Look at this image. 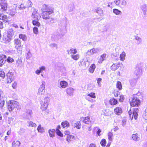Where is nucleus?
I'll use <instances>...</instances> for the list:
<instances>
[{
    "mask_svg": "<svg viewBox=\"0 0 147 147\" xmlns=\"http://www.w3.org/2000/svg\"><path fill=\"white\" fill-rule=\"evenodd\" d=\"M143 96L140 93H138L134 94L129 100V103L130 106L132 107H138L141 104L140 99Z\"/></svg>",
    "mask_w": 147,
    "mask_h": 147,
    "instance_id": "obj_1",
    "label": "nucleus"
},
{
    "mask_svg": "<svg viewBox=\"0 0 147 147\" xmlns=\"http://www.w3.org/2000/svg\"><path fill=\"white\" fill-rule=\"evenodd\" d=\"M42 16L45 20L50 19L49 16L54 13L53 10L48 5L44 4L42 5Z\"/></svg>",
    "mask_w": 147,
    "mask_h": 147,
    "instance_id": "obj_2",
    "label": "nucleus"
},
{
    "mask_svg": "<svg viewBox=\"0 0 147 147\" xmlns=\"http://www.w3.org/2000/svg\"><path fill=\"white\" fill-rule=\"evenodd\" d=\"M14 44L15 48L18 52H21L22 50L23 45L21 44V41L18 38L14 39Z\"/></svg>",
    "mask_w": 147,
    "mask_h": 147,
    "instance_id": "obj_3",
    "label": "nucleus"
},
{
    "mask_svg": "<svg viewBox=\"0 0 147 147\" xmlns=\"http://www.w3.org/2000/svg\"><path fill=\"white\" fill-rule=\"evenodd\" d=\"M19 106V103L14 100H10L8 104L7 107L9 111H12L14 108H17Z\"/></svg>",
    "mask_w": 147,
    "mask_h": 147,
    "instance_id": "obj_4",
    "label": "nucleus"
},
{
    "mask_svg": "<svg viewBox=\"0 0 147 147\" xmlns=\"http://www.w3.org/2000/svg\"><path fill=\"white\" fill-rule=\"evenodd\" d=\"M138 108H134L132 113L131 111V109L129 110L128 111V113L130 118L131 119H133L134 118L135 119H136L138 118Z\"/></svg>",
    "mask_w": 147,
    "mask_h": 147,
    "instance_id": "obj_5",
    "label": "nucleus"
},
{
    "mask_svg": "<svg viewBox=\"0 0 147 147\" xmlns=\"http://www.w3.org/2000/svg\"><path fill=\"white\" fill-rule=\"evenodd\" d=\"M49 101V98H46L44 99V101L41 103V109L42 111L46 110L48 106V102Z\"/></svg>",
    "mask_w": 147,
    "mask_h": 147,
    "instance_id": "obj_6",
    "label": "nucleus"
},
{
    "mask_svg": "<svg viewBox=\"0 0 147 147\" xmlns=\"http://www.w3.org/2000/svg\"><path fill=\"white\" fill-rule=\"evenodd\" d=\"M80 119L84 123L86 124L89 125L91 123V121L90 120V117L89 116L82 117Z\"/></svg>",
    "mask_w": 147,
    "mask_h": 147,
    "instance_id": "obj_7",
    "label": "nucleus"
},
{
    "mask_svg": "<svg viewBox=\"0 0 147 147\" xmlns=\"http://www.w3.org/2000/svg\"><path fill=\"white\" fill-rule=\"evenodd\" d=\"M2 1L0 3L1 6L0 9H1L3 11H5L7 9V4L5 0H1Z\"/></svg>",
    "mask_w": 147,
    "mask_h": 147,
    "instance_id": "obj_8",
    "label": "nucleus"
},
{
    "mask_svg": "<svg viewBox=\"0 0 147 147\" xmlns=\"http://www.w3.org/2000/svg\"><path fill=\"white\" fill-rule=\"evenodd\" d=\"M7 56L3 54L0 55V67H2L6 61Z\"/></svg>",
    "mask_w": 147,
    "mask_h": 147,
    "instance_id": "obj_9",
    "label": "nucleus"
},
{
    "mask_svg": "<svg viewBox=\"0 0 147 147\" xmlns=\"http://www.w3.org/2000/svg\"><path fill=\"white\" fill-rule=\"evenodd\" d=\"M114 112L116 115H119L123 113L122 109L121 107H116L114 108Z\"/></svg>",
    "mask_w": 147,
    "mask_h": 147,
    "instance_id": "obj_10",
    "label": "nucleus"
},
{
    "mask_svg": "<svg viewBox=\"0 0 147 147\" xmlns=\"http://www.w3.org/2000/svg\"><path fill=\"white\" fill-rule=\"evenodd\" d=\"M45 83L44 82L42 83L40 87L38 90V94H39L41 95L43 94L45 92Z\"/></svg>",
    "mask_w": 147,
    "mask_h": 147,
    "instance_id": "obj_11",
    "label": "nucleus"
},
{
    "mask_svg": "<svg viewBox=\"0 0 147 147\" xmlns=\"http://www.w3.org/2000/svg\"><path fill=\"white\" fill-rule=\"evenodd\" d=\"M31 15L32 17L34 20H37L38 16L40 17V15L38 12V10L34 9Z\"/></svg>",
    "mask_w": 147,
    "mask_h": 147,
    "instance_id": "obj_12",
    "label": "nucleus"
},
{
    "mask_svg": "<svg viewBox=\"0 0 147 147\" xmlns=\"http://www.w3.org/2000/svg\"><path fill=\"white\" fill-rule=\"evenodd\" d=\"M121 64L122 63L120 62L118 63H113L111 67V69L112 71H115L121 67Z\"/></svg>",
    "mask_w": 147,
    "mask_h": 147,
    "instance_id": "obj_13",
    "label": "nucleus"
},
{
    "mask_svg": "<svg viewBox=\"0 0 147 147\" xmlns=\"http://www.w3.org/2000/svg\"><path fill=\"white\" fill-rule=\"evenodd\" d=\"M97 49L95 48H92L88 50L86 53V55L88 56L97 53Z\"/></svg>",
    "mask_w": 147,
    "mask_h": 147,
    "instance_id": "obj_14",
    "label": "nucleus"
},
{
    "mask_svg": "<svg viewBox=\"0 0 147 147\" xmlns=\"http://www.w3.org/2000/svg\"><path fill=\"white\" fill-rule=\"evenodd\" d=\"M9 18L7 15L3 14L2 13H0V20H2L3 22H8Z\"/></svg>",
    "mask_w": 147,
    "mask_h": 147,
    "instance_id": "obj_15",
    "label": "nucleus"
},
{
    "mask_svg": "<svg viewBox=\"0 0 147 147\" xmlns=\"http://www.w3.org/2000/svg\"><path fill=\"white\" fill-rule=\"evenodd\" d=\"M74 92V89L72 88H68L66 90V92L67 94L71 96L73 94Z\"/></svg>",
    "mask_w": 147,
    "mask_h": 147,
    "instance_id": "obj_16",
    "label": "nucleus"
},
{
    "mask_svg": "<svg viewBox=\"0 0 147 147\" xmlns=\"http://www.w3.org/2000/svg\"><path fill=\"white\" fill-rule=\"evenodd\" d=\"M117 100L114 98H112L110 99L109 103L111 105L114 106L118 103Z\"/></svg>",
    "mask_w": 147,
    "mask_h": 147,
    "instance_id": "obj_17",
    "label": "nucleus"
},
{
    "mask_svg": "<svg viewBox=\"0 0 147 147\" xmlns=\"http://www.w3.org/2000/svg\"><path fill=\"white\" fill-rule=\"evenodd\" d=\"M96 68V65L94 64H92L90 66V67L88 71H89L91 73H93L94 72L95 69Z\"/></svg>",
    "mask_w": 147,
    "mask_h": 147,
    "instance_id": "obj_18",
    "label": "nucleus"
},
{
    "mask_svg": "<svg viewBox=\"0 0 147 147\" xmlns=\"http://www.w3.org/2000/svg\"><path fill=\"white\" fill-rule=\"evenodd\" d=\"M60 85L61 88H65L68 86V84L64 80L61 81L60 82Z\"/></svg>",
    "mask_w": 147,
    "mask_h": 147,
    "instance_id": "obj_19",
    "label": "nucleus"
},
{
    "mask_svg": "<svg viewBox=\"0 0 147 147\" xmlns=\"http://www.w3.org/2000/svg\"><path fill=\"white\" fill-rule=\"evenodd\" d=\"M75 140V138L74 136L72 135H70L67 136L66 138V140L68 142L73 141Z\"/></svg>",
    "mask_w": 147,
    "mask_h": 147,
    "instance_id": "obj_20",
    "label": "nucleus"
},
{
    "mask_svg": "<svg viewBox=\"0 0 147 147\" xmlns=\"http://www.w3.org/2000/svg\"><path fill=\"white\" fill-rule=\"evenodd\" d=\"M38 20H34L32 21V23L34 26L39 27L40 26V23L38 22Z\"/></svg>",
    "mask_w": 147,
    "mask_h": 147,
    "instance_id": "obj_21",
    "label": "nucleus"
},
{
    "mask_svg": "<svg viewBox=\"0 0 147 147\" xmlns=\"http://www.w3.org/2000/svg\"><path fill=\"white\" fill-rule=\"evenodd\" d=\"M16 12V9H15L11 8L9 9L8 11V13L11 16H13L14 15Z\"/></svg>",
    "mask_w": 147,
    "mask_h": 147,
    "instance_id": "obj_22",
    "label": "nucleus"
},
{
    "mask_svg": "<svg viewBox=\"0 0 147 147\" xmlns=\"http://www.w3.org/2000/svg\"><path fill=\"white\" fill-rule=\"evenodd\" d=\"M74 127L77 129H79L81 128V122L80 121H78L75 123L74 124Z\"/></svg>",
    "mask_w": 147,
    "mask_h": 147,
    "instance_id": "obj_23",
    "label": "nucleus"
},
{
    "mask_svg": "<svg viewBox=\"0 0 147 147\" xmlns=\"http://www.w3.org/2000/svg\"><path fill=\"white\" fill-rule=\"evenodd\" d=\"M45 68L44 66H42L39 68V69H37L35 71L37 75H39L40 73L44 71Z\"/></svg>",
    "mask_w": 147,
    "mask_h": 147,
    "instance_id": "obj_24",
    "label": "nucleus"
},
{
    "mask_svg": "<svg viewBox=\"0 0 147 147\" xmlns=\"http://www.w3.org/2000/svg\"><path fill=\"white\" fill-rule=\"evenodd\" d=\"M55 129H49V133L50 137H53L55 136Z\"/></svg>",
    "mask_w": 147,
    "mask_h": 147,
    "instance_id": "obj_25",
    "label": "nucleus"
},
{
    "mask_svg": "<svg viewBox=\"0 0 147 147\" xmlns=\"http://www.w3.org/2000/svg\"><path fill=\"white\" fill-rule=\"evenodd\" d=\"M67 52L68 54H72L73 55L76 54L77 52L76 49H74L73 48L70 49L69 51L67 50Z\"/></svg>",
    "mask_w": 147,
    "mask_h": 147,
    "instance_id": "obj_26",
    "label": "nucleus"
},
{
    "mask_svg": "<svg viewBox=\"0 0 147 147\" xmlns=\"http://www.w3.org/2000/svg\"><path fill=\"white\" fill-rule=\"evenodd\" d=\"M61 125L63 128L66 127H69V123L67 121L62 122L61 123Z\"/></svg>",
    "mask_w": 147,
    "mask_h": 147,
    "instance_id": "obj_27",
    "label": "nucleus"
},
{
    "mask_svg": "<svg viewBox=\"0 0 147 147\" xmlns=\"http://www.w3.org/2000/svg\"><path fill=\"white\" fill-rule=\"evenodd\" d=\"M125 56L126 54L125 52H123L120 55V60L123 61L125 59Z\"/></svg>",
    "mask_w": 147,
    "mask_h": 147,
    "instance_id": "obj_28",
    "label": "nucleus"
},
{
    "mask_svg": "<svg viewBox=\"0 0 147 147\" xmlns=\"http://www.w3.org/2000/svg\"><path fill=\"white\" fill-rule=\"evenodd\" d=\"M116 88L119 90H121L122 89V86L120 82H117L116 84Z\"/></svg>",
    "mask_w": 147,
    "mask_h": 147,
    "instance_id": "obj_29",
    "label": "nucleus"
},
{
    "mask_svg": "<svg viewBox=\"0 0 147 147\" xmlns=\"http://www.w3.org/2000/svg\"><path fill=\"white\" fill-rule=\"evenodd\" d=\"M132 138L135 141L138 140L139 138V135L137 133L133 134L132 135Z\"/></svg>",
    "mask_w": 147,
    "mask_h": 147,
    "instance_id": "obj_30",
    "label": "nucleus"
},
{
    "mask_svg": "<svg viewBox=\"0 0 147 147\" xmlns=\"http://www.w3.org/2000/svg\"><path fill=\"white\" fill-rule=\"evenodd\" d=\"M19 37L20 39H22L24 41L26 40L27 39L26 36L25 34H20L19 35Z\"/></svg>",
    "mask_w": 147,
    "mask_h": 147,
    "instance_id": "obj_31",
    "label": "nucleus"
},
{
    "mask_svg": "<svg viewBox=\"0 0 147 147\" xmlns=\"http://www.w3.org/2000/svg\"><path fill=\"white\" fill-rule=\"evenodd\" d=\"M37 130L39 132L43 133L44 131V128L42 127L41 125H38Z\"/></svg>",
    "mask_w": 147,
    "mask_h": 147,
    "instance_id": "obj_32",
    "label": "nucleus"
},
{
    "mask_svg": "<svg viewBox=\"0 0 147 147\" xmlns=\"http://www.w3.org/2000/svg\"><path fill=\"white\" fill-rule=\"evenodd\" d=\"M113 135L112 132L110 131L108 133V138L110 141L113 140Z\"/></svg>",
    "mask_w": 147,
    "mask_h": 147,
    "instance_id": "obj_33",
    "label": "nucleus"
},
{
    "mask_svg": "<svg viewBox=\"0 0 147 147\" xmlns=\"http://www.w3.org/2000/svg\"><path fill=\"white\" fill-rule=\"evenodd\" d=\"M71 58L75 60H78L80 57L79 55L78 54L73 55L71 56Z\"/></svg>",
    "mask_w": 147,
    "mask_h": 147,
    "instance_id": "obj_34",
    "label": "nucleus"
},
{
    "mask_svg": "<svg viewBox=\"0 0 147 147\" xmlns=\"http://www.w3.org/2000/svg\"><path fill=\"white\" fill-rule=\"evenodd\" d=\"M7 77L14 79L13 74L12 72H8L7 74Z\"/></svg>",
    "mask_w": 147,
    "mask_h": 147,
    "instance_id": "obj_35",
    "label": "nucleus"
},
{
    "mask_svg": "<svg viewBox=\"0 0 147 147\" xmlns=\"http://www.w3.org/2000/svg\"><path fill=\"white\" fill-rule=\"evenodd\" d=\"M106 141L105 139H102L100 142V144L101 146L102 147L105 146L106 144Z\"/></svg>",
    "mask_w": 147,
    "mask_h": 147,
    "instance_id": "obj_36",
    "label": "nucleus"
},
{
    "mask_svg": "<svg viewBox=\"0 0 147 147\" xmlns=\"http://www.w3.org/2000/svg\"><path fill=\"white\" fill-rule=\"evenodd\" d=\"M28 126L32 127H35L36 125V123H33L32 121H30L28 122Z\"/></svg>",
    "mask_w": 147,
    "mask_h": 147,
    "instance_id": "obj_37",
    "label": "nucleus"
},
{
    "mask_svg": "<svg viewBox=\"0 0 147 147\" xmlns=\"http://www.w3.org/2000/svg\"><path fill=\"white\" fill-rule=\"evenodd\" d=\"M113 93L115 97H117L120 94L119 91L116 90H114L113 92Z\"/></svg>",
    "mask_w": 147,
    "mask_h": 147,
    "instance_id": "obj_38",
    "label": "nucleus"
},
{
    "mask_svg": "<svg viewBox=\"0 0 147 147\" xmlns=\"http://www.w3.org/2000/svg\"><path fill=\"white\" fill-rule=\"evenodd\" d=\"M87 95L92 98H94L96 97L95 93L93 92H91L88 94Z\"/></svg>",
    "mask_w": 147,
    "mask_h": 147,
    "instance_id": "obj_39",
    "label": "nucleus"
},
{
    "mask_svg": "<svg viewBox=\"0 0 147 147\" xmlns=\"http://www.w3.org/2000/svg\"><path fill=\"white\" fill-rule=\"evenodd\" d=\"M56 131L57 134L59 136L62 137L63 136V134L61 132L60 130L59 129H56Z\"/></svg>",
    "mask_w": 147,
    "mask_h": 147,
    "instance_id": "obj_40",
    "label": "nucleus"
},
{
    "mask_svg": "<svg viewBox=\"0 0 147 147\" xmlns=\"http://www.w3.org/2000/svg\"><path fill=\"white\" fill-rule=\"evenodd\" d=\"M143 117L144 119L147 121V108L145 109Z\"/></svg>",
    "mask_w": 147,
    "mask_h": 147,
    "instance_id": "obj_41",
    "label": "nucleus"
},
{
    "mask_svg": "<svg viewBox=\"0 0 147 147\" xmlns=\"http://www.w3.org/2000/svg\"><path fill=\"white\" fill-rule=\"evenodd\" d=\"M113 13L116 15H119L121 13V11H120L116 9H113Z\"/></svg>",
    "mask_w": 147,
    "mask_h": 147,
    "instance_id": "obj_42",
    "label": "nucleus"
},
{
    "mask_svg": "<svg viewBox=\"0 0 147 147\" xmlns=\"http://www.w3.org/2000/svg\"><path fill=\"white\" fill-rule=\"evenodd\" d=\"M136 82L137 81L136 79H134L132 80H131L130 82V84L131 85V86H134L136 84Z\"/></svg>",
    "mask_w": 147,
    "mask_h": 147,
    "instance_id": "obj_43",
    "label": "nucleus"
},
{
    "mask_svg": "<svg viewBox=\"0 0 147 147\" xmlns=\"http://www.w3.org/2000/svg\"><path fill=\"white\" fill-rule=\"evenodd\" d=\"M5 104V101L3 100H0V108H3Z\"/></svg>",
    "mask_w": 147,
    "mask_h": 147,
    "instance_id": "obj_44",
    "label": "nucleus"
},
{
    "mask_svg": "<svg viewBox=\"0 0 147 147\" xmlns=\"http://www.w3.org/2000/svg\"><path fill=\"white\" fill-rule=\"evenodd\" d=\"M12 87L13 88L16 89L18 87V84L17 82L15 81L12 84Z\"/></svg>",
    "mask_w": 147,
    "mask_h": 147,
    "instance_id": "obj_45",
    "label": "nucleus"
},
{
    "mask_svg": "<svg viewBox=\"0 0 147 147\" xmlns=\"http://www.w3.org/2000/svg\"><path fill=\"white\" fill-rule=\"evenodd\" d=\"M6 60L8 63H12L14 61V60L12 58L9 57H8L7 59L6 58Z\"/></svg>",
    "mask_w": 147,
    "mask_h": 147,
    "instance_id": "obj_46",
    "label": "nucleus"
},
{
    "mask_svg": "<svg viewBox=\"0 0 147 147\" xmlns=\"http://www.w3.org/2000/svg\"><path fill=\"white\" fill-rule=\"evenodd\" d=\"M0 77L3 78H4L5 77V74L4 71L0 70Z\"/></svg>",
    "mask_w": 147,
    "mask_h": 147,
    "instance_id": "obj_47",
    "label": "nucleus"
},
{
    "mask_svg": "<svg viewBox=\"0 0 147 147\" xmlns=\"http://www.w3.org/2000/svg\"><path fill=\"white\" fill-rule=\"evenodd\" d=\"M33 32L35 34H37L38 32V28L36 27H34L33 28Z\"/></svg>",
    "mask_w": 147,
    "mask_h": 147,
    "instance_id": "obj_48",
    "label": "nucleus"
},
{
    "mask_svg": "<svg viewBox=\"0 0 147 147\" xmlns=\"http://www.w3.org/2000/svg\"><path fill=\"white\" fill-rule=\"evenodd\" d=\"M32 3L30 1H28L26 3V5L27 7H31Z\"/></svg>",
    "mask_w": 147,
    "mask_h": 147,
    "instance_id": "obj_49",
    "label": "nucleus"
},
{
    "mask_svg": "<svg viewBox=\"0 0 147 147\" xmlns=\"http://www.w3.org/2000/svg\"><path fill=\"white\" fill-rule=\"evenodd\" d=\"M124 97L123 95H121L119 96V101L120 102H123L124 100Z\"/></svg>",
    "mask_w": 147,
    "mask_h": 147,
    "instance_id": "obj_50",
    "label": "nucleus"
},
{
    "mask_svg": "<svg viewBox=\"0 0 147 147\" xmlns=\"http://www.w3.org/2000/svg\"><path fill=\"white\" fill-rule=\"evenodd\" d=\"M13 80L7 77V82L8 84L11 83Z\"/></svg>",
    "mask_w": 147,
    "mask_h": 147,
    "instance_id": "obj_51",
    "label": "nucleus"
},
{
    "mask_svg": "<svg viewBox=\"0 0 147 147\" xmlns=\"http://www.w3.org/2000/svg\"><path fill=\"white\" fill-rule=\"evenodd\" d=\"M107 57V55L105 53H103L100 56V57L102 58L104 60H106V58Z\"/></svg>",
    "mask_w": 147,
    "mask_h": 147,
    "instance_id": "obj_52",
    "label": "nucleus"
},
{
    "mask_svg": "<svg viewBox=\"0 0 147 147\" xmlns=\"http://www.w3.org/2000/svg\"><path fill=\"white\" fill-rule=\"evenodd\" d=\"M3 28L4 26L3 22L1 21H0V29H2Z\"/></svg>",
    "mask_w": 147,
    "mask_h": 147,
    "instance_id": "obj_53",
    "label": "nucleus"
},
{
    "mask_svg": "<svg viewBox=\"0 0 147 147\" xmlns=\"http://www.w3.org/2000/svg\"><path fill=\"white\" fill-rule=\"evenodd\" d=\"M120 0H115L114 2L117 5H119L120 4Z\"/></svg>",
    "mask_w": 147,
    "mask_h": 147,
    "instance_id": "obj_54",
    "label": "nucleus"
},
{
    "mask_svg": "<svg viewBox=\"0 0 147 147\" xmlns=\"http://www.w3.org/2000/svg\"><path fill=\"white\" fill-rule=\"evenodd\" d=\"M104 61V59H103L102 58L100 57V58L98 60V63H101Z\"/></svg>",
    "mask_w": 147,
    "mask_h": 147,
    "instance_id": "obj_55",
    "label": "nucleus"
},
{
    "mask_svg": "<svg viewBox=\"0 0 147 147\" xmlns=\"http://www.w3.org/2000/svg\"><path fill=\"white\" fill-rule=\"evenodd\" d=\"M64 134L66 135H69L70 134V132L69 131L67 130L65 131Z\"/></svg>",
    "mask_w": 147,
    "mask_h": 147,
    "instance_id": "obj_56",
    "label": "nucleus"
},
{
    "mask_svg": "<svg viewBox=\"0 0 147 147\" xmlns=\"http://www.w3.org/2000/svg\"><path fill=\"white\" fill-rule=\"evenodd\" d=\"M102 79L100 78H98L97 79V83L98 84H100V82L101 81Z\"/></svg>",
    "mask_w": 147,
    "mask_h": 147,
    "instance_id": "obj_57",
    "label": "nucleus"
},
{
    "mask_svg": "<svg viewBox=\"0 0 147 147\" xmlns=\"http://www.w3.org/2000/svg\"><path fill=\"white\" fill-rule=\"evenodd\" d=\"M101 132V131L100 129H98V131L96 132V134H98V135L99 136H100V133Z\"/></svg>",
    "mask_w": 147,
    "mask_h": 147,
    "instance_id": "obj_58",
    "label": "nucleus"
},
{
    "mask_svg": "<svg viewBox=\"0 0 147 147\" xmlns=\"http://www.w3.org/2000/svg\"><path fill=\"white\" fill-rule=\"evenodd\" d=\"M127 4L126 1L124 0L122 1L121 3V5H125Z\"/></svg>",
    "mask_w": 147,
    "mask_h": 147,
    "instance_id": "obj_59",
    "label": "nucleus"
},
{
    "mask_svg": "<svg viewBox=\"0 0 147 147\" xmlns=\"http://www.w3.org/2000/svg\"><path fill=\"white\" fill-rule=\"evenodd\" d=\"M136 40H138L139 42H138V44H139L140 43L141 41V39L139 37H137L136 38Z\"/></svg>",
    "mask_w": 147,
    "mask_h": 147,
    "instance_id": "obj_60",
    "label": "nucleus"
},
{
    "mask_svg": "<svg viewBox=\"0 0 147 147\" xmlns=\"http://www.w3.org/2000/svg\"><path fill=\"white\" fill-rule=\"evenodd\" d=\"M89 147H96L95 144H91L90 145Z\"/></svg>",
    "mask_w": 147,
    "mask_h": 147,
    "instance_id": "obj_61",
    "label": "nucleus"
},
{
    "mask_svg": "<svg viewBox=\"0 0 147 147\" xmlns=\"http://www.w3.org/2000/svg\"><path fill=\"white\" fill-rule=\"evenodd\" d=\"M119 128L117 127H116L113 129V130L114 131H115L118 130Z\"/></svg>",
    "mask_w": 147,
    "mask_h": 147,
    "instance_id": "obj_62",
    "label": "nucleus"
},
{
    "mask_svg": "<svg viewBox=\"0 0 147 147\" xmlns=\"http://www.w3.org/2000/svg\"><path fill=\"white\" fill-rule=\"evenodd\" d=\"M15 144H18V146H20V144H21V143L19 141H17Z\"/></svg>",
    "mask_w": 147,
    "mask_h": 147,
    "instance_id": "obj_63",
    "label": "nucleus"
},
{
    "mask_svg": "<svg viewBox=\"0 0 147 147\" xmlns=\"http://www.w3.org/2000/svg\"><path fill=\"white\" fill-rule=\"evenodd\" d=\"M11 131L10 130H9L7 131V135H9L11 134Z\"/></svg>",
    "mask_w": 147,
    "mask_h": 147,
    "instance_id": "obj_64",
    "label": "nucleus"
}]
</instances>
